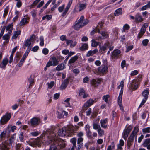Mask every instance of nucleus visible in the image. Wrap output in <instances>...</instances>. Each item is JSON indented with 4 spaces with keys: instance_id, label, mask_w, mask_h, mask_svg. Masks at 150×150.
<instances>
[{
    "instance_id": "nucleus-1",
    "label": "nucleus",
    "mask_w": 150,
    "mask_h": 150,
    "mask_svg": "<svg viewBox=\"0 0 150 150\" xmlns=\"http://www.w3.org/2000/svg\"><path fill=\"white\" fill-rule=\"evenodd\" d=\"M139 130V128L138 127H135L134 130L132 132L130 136L128 138L127 141V146L129 149L130 147L132 146L134 137L135 138V139L136 140L137 133Z\"/></svg>"
},
{
    "instance_id": "nucleus-2",
    "label": "nucleus",
    "mask_w": 150,
    "mask_h": 150,
    "mask_svg": "<svg viewBox=\"0 0 150 150\" xmlns=\"http://www.w3.org/2000/svg\"><path fill=\"white\" fill-rule=\"evenodd\" d=\"M73 128L72 126H67V127L59 129L58 132V135L59 136H64L67 135L69 136L71 135L74 133L73 130Z\"/></svg>"
},
{
    "instance_id": "nucleus-3",
    "label": "nucleus",
    "mask_w": 150,
    "mask_h": 150,
    "mask_svg": "<svg viewBox=\"0 0 150 150\" xmlns=\"http://www.w3.org/2000/svg\"><path fill=\"white\" fill-rule=\"evenodd\" d=\"M52 139H49L50 142L49 144L52 143L53 144V142H54V144L55 145L57 146V148L58 149H62L64 148L66 146V143L63 140L59 139L57 142H55L54 141H52Z\"/></svg>"
},
{
    "instance_id": "nucleus-4",
    "label": "nucleus",
    "mask_w": 150,
    "mask_h": 150,
    "mask_svg": "<svg viewBox=\"0 0 150 150\" xmlns=\"http://www.w3.org/2000/svg\"><path fill=\"white\" fill-rule=\"evenodd\" d=\"M83 133L82 132H80L77 134L78 137L77 139L78 147L77 148V150H80L83 145V143L82 142L83 140V138L82 137L83 136Z\"/></svg>"
},
{
    "instance_id": "nucleus-5",
    "label": "nucleus",
    "mask_w": 150,
    "mask_h": 150,
    "mask_svg": "<svg viewBox=\"0 0 150 150\" xmlns=\"http://www.w3.org/2000/svg\"><path fill=\"white\" fill-rule=\"evenodd\" d=\"M149 92V89H146V90L144 91L143 92L142 95V96L144 97V98L142 100V102H141L139 106V108L142 105H143L146 101L148 98Z\"/></svg>"
},
{
    "instance_id": "nucleus-6",
    "label": "nucleus",
    "mask_w": 150,
    "mask_h": 150,
    "mask_svg": "<svg viewBox=\"0 0 150 150\" xmlns=\"http://www.w3.org/2000/svg\"><path fill=\"white\" fill-rule=\"evenodd\" d=\"M11 116L10 113H7L4 115L0 120L1 123L3 125L6 124L10 119Z\"/></svg>"
},
{
    "instance_id": "nucleus-7",
    "label": "nucleus",
    "mask_w": 150,
    "mask_h": 150,
    "mask_svg": "<svg viewBox=\"0 0 150 150\" xmlns=\"http://www.w3.org/2000/svg\"><path fill=\"white\" fill-rule=\"evenodd\" d=\"M108 67L105 65H102L98 68V71L100 74H105L108 71Z\"/></svg>"
},
{
    "instance_id": "nucleus-8",
    "label": "nucleus",
    "mask_w": 150,
    "mask_h": 150,
    "mask_svg": "<svg viewBox=\"0 0 150 150\" xmlns=\"http://www.w3.org/2000/svg\"><path fill=\"white\" fill-rule=\"evenodd\" d=\"M120 51L118 49L114 50L111 55V57L112 59L118 58L120 56Z\"/></svg>"
},
{
    "instance_id": "nucleus-9",
    "label": "nucleus",
    "mask_w": 150,
    "mask_h": 150,
    "mask_svg": "<svg viewBox=\"0 0 150 150\" xmlns=\"http://www.w3.org/2000/svg\"><path fill=\"white\" fill-rule=\"evenodd\" d=\"M138 83L136 80H133L130 83L129 87L130 90H134L138 88Z\"/></svg>"
},
{
    "instance_id": "nucleus-10",
    "label": "nucleus",
    "mask_w": 150,
    "mask_h": 150,
    "mask_svg": "<svg viewBox=\"0 0 150 150\" xmlns=\"http://www.w3.org/2000/svg\"><path fill=\"white\" fill-rule=\"evenodd\" d=\"M143 146L146 148L148 150H150V138L145 139L142 144Z\"/></svg>"
},
{
    "instance_id": "nucleus-11",
    "label": "nucleus",
    "mask_w": 150,
    "mask_h": 150,
    "mask_svg": "<svg viewBox=\"0 0 150 150\" xmlns=\"http://www.w3.org/2000/svg\"><path fill=\"white\" fill-rule=\"evenodd\" d=\"M123 92L120 91L118 98V103L121 110H123L122 104V99Z\"/></svg>"
},
{
    "instance_id": "nucleus-12",
    "label": "nucleus",
    "mask_w": 150,
    "mask_h": 150,
    "mask_svg": "<svg viewBox=\"0 0 150 150\" xmlns=\"http://www.w3.org/2000/svg\"><path fill=\"white\" fill-rule=\"evenodd\" d=\"M110 45V43L108 42H107L104 44L103 45L100 46L99 51L101 53H103L105 52V51L107 48Z\"/></svg>"
},
{
    "instance_id": "nucleus-13",
    "label": "nucleus",
    "mask_w": 150,
    "mask_h": 150,
    "mask_svg": "<svg viewBox=\"0 0 150 150\" xmlns=\"http://www.w3.org/2000/svg\"><path fill=\"white\" fill-rule=\"evenodd\" d=\"M72 1L73 0H70L69 2L67 5L66 6L65 8L63 13L62 15L63 16H64L66 15L70 8L71 5L72 4Z\"/></svg>"
},
{
    "instance_id": "nucleus-14",
    "label": "nucleus",
    "mask_w": 150,
    "mask_h": 150,
    "mask_svg": "<svg viewBox=\"0 0 150 150\" xmlns=\"http://www.w3.org/2000/svg\"><path fill=\"white\" fill-rule=\"evenodd\" d=\"M108 122V119L105 118L104 119H101L100 121L101 126L102 127L106 129L107 128V123Z\"/></svg>"
},
{
    "instance_id": "nucleus-15",
    "label": "nucleus",
    "mask_w": 150,
    "mask_h": 150,
    "mask_svg": "<svg viewBox=\"0 0 150 150\" xmlns=\"http://www.w3.org/2000/svg\"><path fill=\"white\" fill-rule=\"evenodd\" d=\"M69 80V79L67 78L65 79L60 87V89L62 90L64 89L67 85Z\"/></svg>"
},
{
    "instance_id": "nucleus-16",
    "label": "nucleus",
    "mask_w": 150,
    "mask_h": 150,
    "mask_svg": "<svg viewBox=\"0 0 150 150\" xmlns=\"http://www.w3.org/2000/svg\"><path fill=\"white\" fill-rule=\"evenodd\" d=\"M82 27H83L82 25L79 20L76 21L75 24L74 26V29L76 30H79Z\"/></svg>"
},
{
    "instance_id": "nucleus-17",
    "label": "nucleus",
    "mask_w": 150,
    "mask_h": 150,
    "mask_svg": "<svg viewBox=\"0 0 150 150\" xmlns=\"http://www.w3.org/2000/svg\"><path fill=\"white\" fill-rule=\"evenodd\" d=\"M31 125L33 126H36L39 124V120L38 119L34 117L30 120Z\"/></svg>"
},
{
    "instance_id": "nucleus-18",
    "label": "nucleus",
    "mask_w": 150,
    "mask_h": 150,
    "mask_svg": "<svg viewBox=\"0 0 150 150\" xmlns=\"http://www.w3.org/2000/svg\"><path fill=\"white\" fill-rule=\"evenodd\" d=\"M144 20L142 16L139 13H137L135 16V21L136 22H142Z\"/></svg>"
},
{
    "instance_id": "nucleus-19",
    "label": "nucleus",
    "mask_w": 150,
    "mask_h": 150,
    "mask_svg": "<svg viewBox=\"0 0 150 150\" xmlns=\"http://www.w3.org/2000/svg\"><path fill=\"white\" fill-rule=\"evenodd\" d=\"M43 134L45 136H46L48 138H51V136H52L53 134V132L50 129H47L45 131H44Z\"/></svg>"
},
{
    "instance_id": "nucleus-20",
    "label": "nucleus",
    "mask_w": 150,
    "mask_h": 150,
    "mask_svg": "<svg viewBox=\"0 0 150 150\" xmlns=\"http://www.w3.org/2000/svg\"><path fill=\"white\" fill-rule=\"evenodd\" d=\"M84 16H81L79 20L81 22L83 27L87 24L89 22L88 20L87 19L84 20Z\"/></svg>"
},
{
    "instance_id": "nucleus-21",
    "label": "nucleus",
    "mask_w": 150,
    "mask_h": 150,
    "mask_svg": "<svg viewBox=\"0 0 150 150\" xmlns=\"http://www.w3.org/2000/svg\"><path fill=\"white\" fill-rule=\"evenodd\" d=\"M101 80L100 79H98L97 80L95 79H93L91 82V83L92 85L94 87H96L100 83Z\"/></svg>"
},
{
    "instance_id": "nucleus-22",
    "label": "nucleus",
    "mask_w": 150,
    "mask_h": 150,
    "mask_svg": "<svg viewBox=\"0 0 150 150\" xmlns=\"http://www.w3.org/2000/svg\"><path fill=\"white\" fill-rule=\"evenodd\" d=\"M98 51V50L97 49H95L93 50L89 51L86 54L87 57H89L92 56L93 55L96 54Z\"/></svg>"
},
{
    "instance_id": "nucleus-23",
    "label": "nucleus",
    "mask_w": 150,
    "mask_h": 150,
    "mask_svg": "<svg viewBox=\"0 0 150 150\" xmlns=\"http://www.w3.org/2000/svg\"><path fill=\"white\" fill-rule=\"evenodd\" d=\"M66 44L67 45H70L71 47H74L76 45L77 42L76 41L73 42L72 40H66Z\"/></svg>"
},
{
    "instance_id": "nucleus-24",
    "label": "nucleus",
    "mask_w": 150,
    "mask_h": 150,
    "mask_svg": "<svg viewBox=\"0 0 150 150\" xmlns=\"http://www.w3.org/2000/svg\"><path fill=\"white\" fill-rule=\"evenodd\" d=\"M94 103V101L92 99H90L88 100L84 104V106L85 108H88L91 105Z\"/></svg>"
},
{
    "instance_id": "nucleus-25",
    "label": "nucleus",
    "mask_w": 150,
    "mask_h": 150,
    "mask_svg": "<svg viewBox=\"0 0 150 150\" xmlns=\"http://www.w3.org/2000/svg\"><path fill=\"white\" fill-rule=\"evenodd\" d=\"M79 95L80 96L84 98H86L88 96L85 93V91L83 89H81L79 91Z\"/></svg>"
},
{
    "instance_id": "nucleus-26",
    "label": "nucleus",
    "mask_w": 150,
    "mask_h": 150,
    "mask_svg": "<svg viewBox=\"0 0 150 150\" xmlns=\"http://www.w3.org/2000/svg\"><path fill=\"white\" fill-rule=\"evenodd\" d=\"M8 62V60L7 59H3L2 62L0 64V67L5 68Z\"/></svg>"
},
{
    "instance_id": "nucleus-27",
    "label": "nucleus",
    "mask_w": 150,
    "mask_h": 150,
    "mask_svg": "<svg viewBox=\"0 0 150 150\" xmlns=\"http://www.w3.org/2000/svg\"><path fill=\"white\" fill-rule=\"evenodd\" d=\"M32 43V42L30 40L28 39H27L25 41V43L23 46V47L24 49H25L26 47H28V48H29V47L30 46L31 43Z\"/></svg>"
},
{
    "instance_id": "nucleus-28",
    "label": "nucleus",
    "mask_w": 150,
    "mask_h": 150,
    "mask_svg": "<svg viewBox=\"0 0 150 150\" xmlns=\"http://www.w3.org/2000/svg\"><path fill=\"white\" fill-rule=\"evenodd\" d=\"M149 25L148 23H144L142 26L140 30L143 33L145 32L146 28Z\"/></svg>"
},
{
    "instance_id": "nucleus-29",
    "label": "nucleus",
    "mask_w": 150,
    "mask_h": 150,
    "mask_svg": "<svg viewBox=\"0 0 150 150\" xmlns=\"http://www.w3.org/2000/svg\"><path fill=\"white\" fill-rule=\"evenodd\" d=\"M13 25L12 24L9 25L6 28V30L8 31V34H11L13 30Z\"/></svg>"
},
{
    "instance_id": "nucleus-30",
    "label": "nucleus",
    "mask_w": 150,
    "mask_h": 150,
    "mask_svg": "<svg viewBox=\"0 0 150 150\" xmlns=\"http://www.w3.org/2000/svg\"><path fill=\"white\" fill-rule=\"evenodd\" d=\"M21 31L20 30L18 31H15L14 32L13 35L12 37V39H16L18 36L20 34Z\"/></svg>"
},
{
    "instance_id": "nucleus-31",
    "label": "nucleus",
    "mask_w": 150,
    "mask_h": 150,
    "mask_svg": "<svg viewBox=\"0 0 150 150\" xmlns=\"http://www.w3.org/2000/svg\"><path fill=\"white\" fill-rule=\"evenodd\" d=\"M8 149L6 144L3 143L0 145V149L1 150H8Z\"/></svg>"
},
{
    "instance_id": "nucleus-32",
    "label": "nucleus",
    "mask_w": 150,
    "mask_h": 150,
    "mask_svg": "<svg viewBox=\"0 0 150 150\" xmlns=\"http://www.w3.org/2000/svg\"><path fill=\"white\" fill-rule=\"evenodd\" d=\"M78 57L77 56H75L72 57L69 61V64H72L75 62L78 59Z\"/></svg>"
},
{
    "instance_id": "nucleus-33",
    "label": "nucleus",
    "mask_w": 150,
    "mask_h": 150,
    "mask_svg": "<svg viewBox=\"0 0 150 150\" xmlns=\"http://www.w3.org/2000/svg\"><path fill=\"white\" fill-rule=\"evenodd\" d=\"M11 34H8V33L7 34H5L3 36V38L4 40H5L6 41V42L8 43L10 38Z\"/></svg>"
},
{
    "instance_id": "nucleus-34",
    "label": "nucleus",
    "mask_w": 150,
    "mask_h": 150,
    "mask_svg": "<svg viewBox=\"0 0 150 150\" xmlns=\"http://www.w3.org/2000/svg\"><path fill=\"white\" fill-rule=\"evenodd\" d=\"M122 9L121 8H119L117 9L116 10L114 13V15L115 16H117L120 15H121L122 14Z\"/></svg>"
},
{
    "instance_id": "nucleus-35",
    "label": "nucleus",
    "mask_w": 150,
    "mask_h": 150,
    "mask_svg": "<svg viewBox=\"0 0 150 150\" xmlns=\"http://www.w3.org/2000/svg\"><path fill=\"white\" fill-rule=\"evenodd\" d=\"M30 50V48H28L24 55H23L22 59L25 60L27 57L29 53V52Z\"/></svg>"
},
{
    "instance_id": "nucleus-36",
    "label": "nucleus",
    "mask_w": 150,
    "mask_h": 150,
    "mask_svg": "<svg viewBox=\"0 0 150 150\" xmlns=\"http://www.w3.org/2000/svg\"><path fill=\"white\" fill-rule=\"evenodd\" d=\"M51 59H52V65L53 66H56L58 64V61L57 60V59L55 57H52Z\"/></svg>"
},
{
    "instance_id": "nucleus-37",
    "label": "nucleus",
    "mask_w": 150,
    "mask_h": 150,
    "mask_svg": "<svg viewBox=\"0 0 150 150\" xmlns=\"http://www.w3.org/2000/svg\"><path fill=\"white\" fill-rule=\"evenodd\" d=\"M64 68V65L63 64H61L56 67V69L57 71L63 70Z\"/></svg>"
},
{
    "instance_id": "nucleus-38",
    "label": "nucleus",
    "mask_w": 150,
    "mask_h": 150,
    "mask_svg": "<svg viewBox=\"0 0 150 150\" xmlns=\"http://www.w3.org/2000/svg\"><path fill=\"white\" fill-rule=\"evenodd\" d=\"M124 142L123 140L121 139L120 140V143L118 145L117 147L118 149L120 150H122V146H124Z\"/></svg>"
},
{
    "instance_id": "nucleus-39",
    "label": "nucleus",
    "mask_w": 150,
    "mask_h": 150,
    "mask_svg": "<svg viewBox=\"0 0 150 150\" xmlns=\"http://www.w3.org/2000/svg\"><path fill=\"white\" fill-rule=\"evenodd\" d=\"M103 23L102 22H100L98 24V25L96 28V30L98 33H100V30L101 29V28L103 25Z\"/></svg>"
},
{
    "instance_id": "nucleus-40",
    "label": "nucleus",
    "mask_w": 150,
    "mask_h": 150,
    "mask_svg": "<svg viewBox=\"0 0 150 150\" xmlns=\"http://www.w3.org/2000/svg\"><path fill=\"white\" fill-rule=\"evenodd\" d=\"M88 48V45L87 44H83L80 48L81 50L83 51L87 50Z\"/></svg>"
},
{
    "instance_id": "nucleus-41",
    "label": "nucleus",
    "mask_w": 150,
    "mask_h": 150,
    "mask_svg": "<svg viewBox=\"0 0 150 150\" xmlns=\"http://www.w3.org/2000/svg\"><path fill=\"white\" fill-rule=\"evenodd\" d=\"M28 22L27 19L26 18H23L21 21L20 23V25L21 26L24 25L27 23Z\"/></svg>"
},
{
    "instance_id": "nucleus-42",
    "label": "nucleus",
    "mask_w": 150,
    "mask_h": 150,
    "mask_svg": "<svg viewBox=\"0 0 150 150\" xmlns=\"http://www.w3.org/2000/svg\"><path fill=\"white\" fill-rule=\"evenodd\" d=\"M129 133L130 132L127 131L126 129L124 130L123 133V136L125 139H126L127 138Z\"/></svg>"
},
{
    "instance_id": "nucleus-43",
    "label": "nucleus",
    "mask_w": 150,
    "mask_h": 150,
    "mask_svg": "<svg viewBox=\"0 0 150 150\" xmlns=\"http://www.w3.org/2000/svg\"><path fill=\"white\" fill-rule=\"evenodd\" d=\"M97 131L99 137H102L104 135V131L101 128L99 129Z\"/></svg>"
},
{
    "instance_id": "nucleus-44",
    "label": "nucleus",
    "mask_w": 150,
    "mask_h": 150,
    "mask_svg": "<svg viewBox=\"0 0 150 150\" xmlns=\"http://www.w3.org/2000/svg\"><path fill=\"white\" fill-rule=\"evenodd\" d=\"M53 142V144L52 143H51V144L50 146V148L49 150H56L57 147L56 145L54 144V142Z\"/></svg>"
},
{
    "instance_id": "nucleus-45",
    "label": "nucleus",
    "mask_w": 150,
    "mask_h": 150,
    "mask_svg": "<svg viewBox=\"0 0 150 150\" xmlns=\"http://www.w3.org/2000/svg\"><path fill=\"white\" fill-rule=\"evenodd\" d=\"M86 5L84 4H80L79 5V9L78 11H80L81 10L84 9L86 7Z\"/></svg>"
},
{
    "instance_id": "nucleus-46",
    "label": "nucleus",
    "mask_w": 150,
    "mask_h": 150,
    "mask_svg": "<svg viewBox=\"0 0 150 150\" xmlns=\"http://www.w3.org/2000/svg\"><path fill=\"white\" fill-rule=\"evenodd\" d=\"M92 43H91V46L93 47H95L97 46L99 42H96L95 40L93 39L91 41Z\"/></svg>"
},
{
    "instance_id": "nucleus-47",
    "label": "nucleus",
    "mask_w": 150,
    "mask_h": 150,
    "mask_svg": "<svg viewBox=\"0 0 150 150\" xmlns=\"http://www.w3.org/2000/svg\"><path fill=\"white\" fill-rule=\"evenodd\" d=\"M100 34L102 35V36L103 39H105L108 37V33L105 31H102Z\"/></svg>"
},
{
    "instance_id": "nucleus-48",
    "label": "nucleus",
    "mask_w": 150,
    "mask_h": 150,
    "mask_svg": "<svg viewBox=\"0 0 150 150\" xmlns=\"http://www.w3.org/2000/svg\"><path fill=\"white\" fill-rule=\"evenodd\" d=\"M142 132L143 134L150 133V127H148L146 128H143L142 129Z\"/></svg>"
},
{
    "instance_id": "nucleus-49",
    "label": "nucleus",
    "mask_w": 150,
    "mask_h": 150,
    "mask_svg": "<svg viewBox=\"0 0 150 150\" xmlns=\"http://www.w3.org/2000/svg\"><path fill=\"white\" fill-rule=\"evenodd\" d=\"M93 128L95 130L97 129V130L101 128L100 125L98 124H97L93 123Z\"/></svg>"
},
{
    "instance_id": "nucleus-50",
    "label": "nucleus",
    "mask_w": 150,
    "mask_h": 150,
    "mask_svg": "<svg viewBox=\"0 0 150 150\" xmlns=\"http://www.w3.org/2000/svg\"><path fill=\"white\" fill-rule=\"evenodd\" d=\"M70 99L69 98H67L64 101V104L66 107H69L70 105L69 103Z\"/></svg>"
},
{
    "instance_id": "nucleus-51",
    "label": "nucleus",
    "mask_w": 150,
    "mask_h": 150,
    "mask_svg": "<svg viewBox=\"0 0 150 150\" xmlns=\"http://www.w3.org/2000/svg\"><path fill=\"white\" fill-rule=\"evenodd\" d=\"M9 8L8 6H6L4 10V13L3 14V17L5 18L7 15L8 11Z\"/></svg>"
},
{
    "instance_id": "nucleus-52",
    "label": "nucleus",
    "mask_w": 150,
    "mask_h": 150,
    "mask_svg": "<svg viewBox=\"0 0 150 150\" xmlns=\"http://www.w3.org/2000/svg\"><path fill=\"white\" fill-rule=\"evenodd\" d=\"M110 97V96L109 95H104L103 97L102 98L103 100H104L105 102L106 103H108V99Z\"/></svg>"
},
{
    "instance_id": "nucleus-53",
    "label": "nucleus",
    "mask_w": 150,
    "mask_h": 150,
    "mask_svg": "<svg viewBox=\"0 0 150 150\" xmlns=\"http://www.w3.org/2000/svg\"><path fill=\"white\" fill-rule=\"evenodd\" d=\"M76 139L75 138H73L71 139V142L72 143L73 146L76 147Z\"/></svg>"
},
{
    "instance_id": "nucleus-54",
    "label": "nucleus",
    "mask_w": 150,
    "mask_h": 150,
    "mask_svg": "<svg viewBox=\"0 0 150 150\" xmlns=\"http://www.w3.org/2000/svg\"><path fill=\"white\" fill-rule=\"evenodd\" d=\"M19 138L21 142H24V136L23 132H21L20 133L19 135Z\"/></svg>"
},
{
    "instance_id": "nucleus-55",
    "label": "nucleus",
    "mask_w": 150,
    "mask_h": 150,
    "mask_svg": "<svg viewBox=\"0 0 150 150\" xmlns=\"http://www.w3.org/2000/svg\"><path fill=\"white\" fill-rule=\"evenodd\" d=\"M115 145L113 142H112L110 145L108 147L107 150H112L114 148Z\"/></svg>"
},
{
    "instance_id": "nucleus-56",
    "label": "nucleus",
    "mask_w": 150,
    "mask_h": 150,
    "mask_svg": "<svg viewBox=\"0 0 150 150\" xmlns=\"http://www.w3.org/2000/svg\"><path fill=\"white\" fill-rule=\"evenodd\" d=\"M35 36L34 34H33L30 37V38L29 39H28L32 42V43L33 44L35 42Z\"/></svg>"
},
{
    "instance_id": "nucleus-57",
    "label": "nucleus",
    "mask_w": 150,
    "mask_h": 150,
    "mask_svg": "<svg viewBox=\"0 0 150 150\" xmlns=\"http://www.w3.org/2000/svg\"><path fill=\"white\" fill-rule=\"evenodd\" d=\"M58 114V118L59 119H61L63 118L64 117V115L63 114V112L62 113H61L58 111L57 112Z\"/></svg>"
},
{
    "instance_id": "nucleus-58",
    "label": "nucleus",
    "mask_w": 150,
    "mask_h": 150,
    "mask_svg": "<svg viewBox=\"0 0 150 150\" xmlns=\"http://www.w3.org/2000/svg\"><path fill=\"white\" fill-rule=\"evenodd\" d=\"M6 131H3L1 133L0 135V138L2 139L3 138H4L5 137L6 135Z\"/></svg>"
},
{
    "instance_id": "nucleus-59",
    "label": "nucleus",
    "mask_w": 150,
    "mask_h": 150,
    "mask_svg": "<svg viewBox=\"0 0 150 150\" xmlns=\"http://www.w3.org/2000/svg\"><path fill=\"white\" fill-rule=\"evenodd\" d=\"M65 7V5L63 4L62 6L59 7L58 8V10L59 12H62L63 11Z\"/></svg>"
},
{
    "instance_id": "nucleus-60",
    "label": "nucleus",
    "mask_w": 150,
    "mask_h": 150,
    "mask_svg": "<svg viewBox=\"0 0 150 150\" xmlns=\"http://www.w3.org/2000/svg\"><path fill=\"white\" fill-rule=\"evenodd\" d=\"M54 81H52L50 83H48V88H52V87L54 86Z\"/></svg>"
},
{
    "instance_id": "nucleus-61",
    "label": "nucleus",
    "mask_w": 150,
    "mask_h": 150,
    "mask_svg": "<svg viewBox=\"0 0 150 150\" xmlns=\"http://www.w3.org/2000/svg\"><path fill=\"white\" fill-rule=\"evenodd\" d=\"M148 42L149 40L147 39L143 40L142 42L143 45L144 46H146L147 45Z\"/></svg>"
},
{
    "instance_id": "nucleus-62",
    "label": "nucleus",
    "mask_w": 150,
    "mask_h": 150,
    "mask_svg": "<svg viewBox=\"0 0 150 150\" xmlns=\"http://www.w3.org/2000/svg\"><path fill=\"white\" fill-rule=\"evenodd\" d=\"M30 134L34 136H36L39 135V133L38 131L33 132L30 133Z\"/></svg>"
},
{
    "instance_id": "nucleus-63",
    "label": "nucleus",
    "mask_w": 150,
    "mask_h": 150,
    "mask_svg": "<svg viewBox=\"0 0 150 150\" xmlns=\"http://www.w3.org/2000/svg\"><path fill=\"white\" fill-rule=\"evenodd\" d=\"M48 50L46 48H44L42 50V53L45 55L47 54L48 53Z\"/></svg>"
},
{
    "instance_id": "nucleus-64",
    "label": "nucleus",
    "mask_w": 150,
    "mask_h": 150,
    "mask_svg": "<svg viewBox=\"0 0 150 150\" xmlns=\"http://www.w3.org/2000/svg\"><path fill=\"white\" fill-rule=\"evenodd\" d=\"M138 74V71L137 70H135L132 71L131 73L132 76L137 75Z\"/></svg>"
}]
</instances>
